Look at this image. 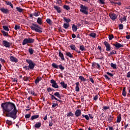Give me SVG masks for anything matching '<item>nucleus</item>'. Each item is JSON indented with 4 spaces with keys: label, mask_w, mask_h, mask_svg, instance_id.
I'll return each instance as SVG.
<instances>
[{
    "label": "nucleus",
    "mask_w": 130,
    "mask_h": 130,
    "mask_svg": "<svg viewBox=\"0 0 130 130\" xmlns=\"http://www.w3.org/2000/svg\"><path fill=\"white\" fill-rule=\"evenodd\" d=\"M104 44L106 48V51H110L111 50V46L110 44L106 41L104 42Z\"/></svg>",
    "instance_id": "39448f33"
},
{
    "label": "nucleus",
    "mask_w": 130,
    "mask_h": 130,
    "mask_svg": "<svg viewBox=\"0 0 130 130\" xmlns=\"http://www.w3.org/2000/svg\"><path fill=\"white\" fill-rule=\"evenodd\" d=\"M63 28L64 29H68L69 27H70V24L69 23H64L63 25Z\"/></svg>",
    "instance_id": "a878e982"
},
{
    "label": "nucleus",
    "mask_w": 130,
    "mask_h": 130,
    "mask_svg": "<svg viewBox=\"0 0 130 130\" xmlns=\"http://www.w3.org/2000/svg\"><path fill=\"white\" fill-rule=\"evenodd\" d=\"M47 91H48V92H52V91H53V89H52L50 87H49L47 88Z\"/></svg>",
    "instance_id": "13d9d810"
},
{
    "label": "nucleus",
    "mask_w": 130,
    "mask_h": 130,
    "mask_svg": "<svg viewBox=\"0 0 130 130\" xmlns=\"http://www.w3.org/2000/svg\"><path fill=\"white\" fill-rule=\"evenodd\" d=\"M52 119L49 122V126H51L52 125H53V123H52Z\"/></svg>",
    "instance_id": "e2e57ef3"
},
{
    "label": "nucleus",
    "mask_w": 130,
    "mask_h": 130,
    "mask_svg": "<svg viewBox=\"0 0 130 130\" xmlns=\"http://www.w3.org/2000/svg\"><path fill=\"white\" fill-rule=\"evenodd\" d=\"M30 28L33 31H36V32L38 33H42V30H41L42 28L38 24L33 23L32 25L30 26Z\"/></svg>",
    "instance_id": "f03ea898"
},
{
    "label": "nucleus",
    "mask_w": 130,
    "mask_h": 130,
    "mask_svg": "<svg viewBox=\"0 0 130 130\" xmlns=\"http://www.w3.org/2000/svg\"><path fill=\"white\" fill-rule=\"evenodd\" d=\"M20 28H21V26H18L17 25H16L14 27L15 30H18V29H20Z\"/></svg>",
    "instance_id": "864d4df0"
},
{
    "label": "nucleus",
    "mask_w": 130,
    "mask_h": 130,
    "mask_svg": "<svg viewBox=\"0 0 130 130\" xmlns=\"http://www.w3.org/2000/svg\"><path fill=\"white\" fill-rule=\"evenodd\" d=\"M113 46H115L116 48H120V47H123V45L120 44V43H116L115 44H113Z\"/></svg>",
    "instance_id": "9b49d317"
},
{
    "label": "nucleus",
    "mask_w": 130,
    "mask_h": 130,
    "mask_svg": "<svg viewBox=\"0 0 130 130\" xmlns=\"http://www.w3.org/2000/svg\"><path fill=\"white\" fill-rule=\"evenodd\" d=\"M89 80L92 84H94V80L91 77H89Z\"/></svg>",
    "instance_id": "0e129e2a"
},
{
    "label": "nucleus",
    "mask_w": 130,
    "mask_h": 130,
    "mask_svg": "<svg viewBox=\"0 0 130 130\" xmlns=\"http://www.w3.org/2000/svg\"><path fill=\"white\" fill-rule=\"evenodd\" d=\"M122 95L123 96H124V97H125V96H126V92L125 91V87H124L122 90Z\"/></svg>",
    "instance_id": "473e14b6"
},
{
    "label": "nucleus",
    "mask_w": 130,
    "mask_h": 130,
    "mask_svg": "<svg viewBox=\"0 0 130 130\" xmlns=\"http://www.w3.org/2000/svg\"><path fill=\"white\" fill-rule=\"evenodd\" d=\"M60 85L63 87V89H67L68 87V84L64 83V82H62L60 83Z\"/></svg>",
    "instance_id": "dca6fc26"
},
{
    "label": "nucleus",
    "mask_w": 130,
    "mask_h": 130,
    "mask_svg": "<svg viewBox=\"0 0 130 130\" xmlns=\"http://www.w3.org/2000/svg\"><path fill=\"white\" fill-rule=\"evenodd\" d=\"M119 28L120 30H122V29H123V25L122 24H119Z\"/></svg>",
    "instance_id": "3c124183"
},
{
    "label": "nucleus",
    "mask_w": 130,
    "mask_h": 130,
    "mask_svg": "<svg viewBox=\"0 0 130 130\" xmlns=\"http://www.w3.org/2000/svg\"><path fill=\"white\" fill-rule=\"evenodd\" d=\"M6 5H8V6H10V7H11L12 9H14L13 4H12V3H11V2H6Z\"/></svg>",
    "instance_id": "c85d7f7f"
},
{
    "label": "nucleus",
    "mask_w": 130,
    "mask_h": 130,
    "mask_svg": "<svg viewBox=\"0 0 130 130\" xmlns=\"http://www.w3.org/2000/svg\"><path fill=\"white\" fill-rule=\"evenodd\" d=\"M40 126H41V122H38L36 123L35 127H36V128H39Z\"/></svg>",
    "instance_id": "393cba45"
},
{
    "label": "nucleus",
    "mask_w": 130,
    "mask_h": 130,
    "mask_svg": "<svg viewBox=\"0 0 130 130\" xmlns=\"http://www.w3.org/2000/svg\"><path fill=\"white\" fill-rule=\"evenodd\" d=\"M120 21L121 22V23H122V22L124 21H126V16H124L122 19L120 18Z\"/></svg>",
    "instance_id": "e433bc0d"
},
{
    "label": "nucleus",
    "mask_w": 130,
    "mask_h": 130,
    "mask_svg": "<svg viewBox=\"0 0 130 130\" xmlns=\"http://www.w3.org/2000/svg\"><path fill=\"white\" fill-rule=\"evenodd\" d=\"M58 105V104H57L53 103L52 105V107L53 108H54V107H56V106H57Z\"/></svg>",
    "instance_id": "052dcab7"
},
{
    "label": "nucleus",
    "mask_w": 130,
    "mask_h": 130,
    "mask_svg": "<svg viewBox=\"0 0 130 130\" xmlns=\"http://www.w3.org/2000/svg\"><path fill=\"white\" fill-rule=\"evenodd\" d=\"M70 47L72 50H76V46L75 45L72 44L70 46Z\"/></svg>",
    "instance_id": "f704fd0d"
},
{
    "label": "nucleus",
    "mask_w": 130,
    "mask_h": 130,
    "mask_svg": "<svg viewBox=\"0 0 130 130\" xmlns=\"http://www.w3.org/2000/svg\"><path fill=\"white\" fill-rule=\"evenodd\" d=\"M3 44L4 46H5V47H7V48L10 47V46H11L10 45V43L5 40L3 41Z\"/></svg>",
    "instance_id": "9d476101"
},
{
    "label": "nucleus",
    "mask_w": 130,
    "mask_h": 130,
    "mask_svg": "<svg viewBox=\"0 0 130 130\" xmlns=\"http://www.w3.org/2000/svg\"><path fill=\"white\" fill-rule=\"evenodd\" d=\"M66 55H67V56H69V57H70V58H73V55H72L71 52H67Z\"/></svg>",
    "instance_id": "c9c22d12"
},
{
    "label": "nucleus",
    "mask_w": 130,
    "mask_h": 130,
    "mask_svg": "<svg viewBox=\"0 0 130 130\" xmlns=\"http://www.w3.org/2000/svg\"><path fill=\"white\" fill-rule=\"evenodd\" d=\"M89 36L90 37H92V38H96V36H97V34H95V32H92L89 35Z\"/></svg>",
    "instance_id": "5701e85b"
},
{
    "label": "nucleus",
    "mask_w": 130,
    "mask_h": 130,
    "mask_svg": "<svg viewBox=\"0 0 130 130\" xmlns=\"http://www.w3.org/2000/svg\"><path fill=\"white\" fill-rule=\"evenodd\" d=\"M2 33L3 34L4 36H9V34L5 30H1Z\"/></svg>",
    "instance_id": "72a5a7b5"
},
{
    "label": "nucleus",
    "mask_w": 130,
    "mask_h": 130,
    "mask_svg": "<svg viewBox=\"0 0 130 130\" xmlns=\"http://www.w3.org/2000/svg\"><path fill=\"white\" fill-rule=\"evenodd\" d=\"M63 20L66 23H70L71 22V19H67V17H64Z\"/></svg>",
    "instance_id": "58836bf2"
},
{
    "label": "nucleus",
    "mask_w": 130,
    "mask_h": 130,
    "mask_svg": "<svg viewBox=\"0 0 130 130\" xmlns=\"http://www.w3.org/2000/svg\"><path fill=\"white\" fill-rule=\"evenodd\" d=\"M30 94L34 96H36V93H35V92H34L33 90L30 91Z\"/></svg>",
    "instance_id": "bf43d9fd"
},
{
    "label": "nucleus",
    "mask_w": 130,
    "mask_h": 130,
    "mask_svg": "<svg viewBox=\"0 0 130 130\" xmlns=\"http://www.w3.org/2000/svg\"><path fill=\"white\" fill-rule=\"evenodd\" d=\"M30 117H31V114H27L25 116V118H30Z\"/></svg>",
    "instance_id": "5fc2aeb1"
},
{
    "label": "nucleus",
    "mask_w": 130,
    "mask_h": 130,
    "mask_svg": "<svg viewBox=\"0 0 130 130\" xmlns=\"http://www.w3.org/2000/svg\"><path fill=\"white\" fill-rule=\"evenodd\" d=\"M0 11L3 13V14H9L10 13V10L9 9L5 8L4 7L1 8L0 9Z\"/></svg>",
    "instance_id": "0eeeda50"
},
{
    "label": "nucleus",
    "mask_w": 130,
    "mask_h": 130,
    "mask_svg": "<svg viewBox=\"0 0 130 130\" xmlns=\"http://www.w3.org/2000/svg\"><path fill=\"white\" fill-rule=\"evenodd\" d=\"M3 28L4 30H5V31H10V29H9V27L8 26H3Z\"/></svg>",
    "instance_id": "c03bdc74"
},
{
    "label": "nucleus",
    "mask_w": 130,
    "mask_h": 130,
    "mask_svg": "<svg viewBox=\"0 0 130 130\" xmlns=\"http://www.w3.org/2000/svg\"><path fill=\"white\" fill-rule=\"evenodd\" d=\"M63 9H65V10H67V11H69V10L71 9V8H70V6L67 5H64L63 6Z\"/></svg>",
    "instance_id": "a19ab883"
},
{
    "label": "nucleus",
    "mask_w": 130,
    "mask_h": 130,
    "mask_svg": "<svg viewBox=\"0 0 130 130\" xmlns=\"http://www.w3.org/2000/svg\"><path fill=\"white\" fill-rule=\"evenodd\" d=\"M27 40H28V43H34V41H35V40L34 39L30 38H27Z\"/></svg>",
    "instance_id": "412c9836"
},
{
    "label": "nucleus",
    "mask_w": 130,
    "mask_h": 130,
    "mask_svg": "<svg viewBox=\"0 0 130 130\" xmlns=\"http://www.w3.org/2000/svg\"><path fill=\"white\" fill-rule=\"evenodd\" d=\"M97 99H98V95H95V96L93 98V100H94L96 101V100H97Z\"/></svg>",
    "instance_id": "338daca9"
},
{
    "label": "nucleus",
    "mask_w": 130,
    "mask_h": 130,
    "mask_svg": "<svg viewBox=\"0 0 130 130\" xmlns=\"http://www.w3.org/2000/svg\"><path fill=\"white\" fill-rule=\"evenodd\" d=\"M83 117H85V118L86 119V120H89L90 119V118L89 117V116L88 115H82Z\"/></svg>",
    "instance_id": "4c0bfd02"
},
{
    "label": "nucleus",
    "mask_w": 130,
    "mask_h": 130,
    "mask_svg": "<svg viewBox=\"0 0 130 130\" xmlns=\"http://www.w3.org/2000/svg\"><path fill=\"white\" fill-rule=\"evenodd\" d=\"M81 114H82V111L81 110H77L75 112V115L77 117H79V116H81Z\"/></svg>",
    "instance_id": "f8f14e48"
},
{
    "label": "nucleus",
    "mask_w": 130,
    "mask_h": 130,
    "mask_svg": "<svg viewBox=\"0 0 130 130\" xmlns=\"http://www.w3.org/2000/svg\"><path fill=\"white\" fill-rule=\"evenodd\" d=\"M113 39V35H111L109 36V40H112Z\"/></svg>",
    "instance_id": "4d7b16f0"
},
{
    "label": "nucleus",
    "mask_w": 130,
    "mask_h": 130,
    "mask_svg": "<svg viewBox=\"0 0 130 130\" xmlns=\"http://www.w3.org/2000/svg\"><path fill=\"white\" fill-rule=\"evenodd\" d=\"M27 43H29V41L28 39H24L22 42V45H26V44H27Z\"/></svg>",
    "instance_id": "f3484780"
},
{
    "label": "nucleus",
    "mask_w": 130,
    "mask_h": 130,
    "mask_svg": "<svg viewBox=\"0 0 130 130\" xmlns=\"http://www.w3.org/2000/svg\"><path fill=\"white\" fill-rule=\"evenodd\" d=\"M80 49L81 51H84L85 50V47L83 45L80 46Z\"/></svg>",
    "instance_id": "de8ad7c7"
},
{
    "label": "nucleus",
    "mask_w": 130,
    "mask_h": 130,
    "mask_svg": "<svg viewBox=\"0 0 130 130\" xmlns=\"http://www.w3.org/2000/svg\"><path fill=\"white\" fill-rule=\"evenodd\" d=\"M111 68H113V69H114V70H116V69H117V68L116 67V64H114L113 63H111Z\"/></svg>",
    "instance_id": "cd10ccee"
},
{
    "label": "nucleus",
    "mask_w": 130,
    "mask_h": 130,
    "mask_svg": "<svg viewBox=\"0 0 130 130\" xmlns=\"http://www.w3.org/2000/svg\"><path fill=\"white\" fill-rule=\"evenodd\" d=\"M110 17V18L113 20V21H114V20H115V19H116V18H117V16L116 15V14H114V13H111L109 14Z\"/></svg>",
    "instance_id": "6e6552de"
},
{
    "label": "nucleus",
    "mask_w": 130,
    "mask_h": 130,
    "mask_svg": "<svg viewBox=\"0 0 130 130\" xmlns=\"http://www.w3.org/2000/svg\"><path fill=\"white\" fill-rule=\"evenodd\" d=\"M54 9L57 11V13L60 14L61 13V8L57 6H54Z\"/></svg>",
    "instance_id": "1a4fd4ad"
},
{
    "label": "nucleus",
    "mask_w": 130,
    "mask_h": 130,
    "mask_svg": "<svg viewBox=\"0 0 130 130\" xmlns=\"http://www.w3.org/2000/svg\"><path fill=\"white\" fill-rule=\"evenodd\" d=\"M62 3V2L61 1V0H57V3L58 4V5H59V6H61Z\"/></svg>",
    "instance_id": "6e6d98bb"
},
{
    "label": "nucleus",
    "mask_w": 130,
    "mask_h": 130,
    "mask_svg": "<svg viewBox=\"0 0 130 130\" xmlns=\"http://www.w3.org/2000/svg\"><path fill=\"white\" fill-rule=\"evenodd\" d=\"M92 67H98V68H100V65H99L98 63H94L92 64Z\"/></svg>",
    "instance_id": "49530a36"
},
{
    "label": "nucleus",
    "mask_w": 130,
    "mask_h": 130,
    "mask_svg": "<svg viewBox=\"0 0 130 130\" xmlns=\"http://www.w3.org/2000/svg\"><path fill=\"white\" fill-rule=\"evenodd\" d=\"M76 87H75V90L76 92H79L80 91V87H79V85H80V83L76 82Z\"/></svg>",
    "instance_id": "4468645a"
},
{
    "label": "nucleus",
    "mask_w": 130,
    "mask_h": 130,
    "mask_svg": "<svg viewBox=\"0 0 130 130\" xmlns=\"http://www.w3.org/2000/svg\"><path fill=\"white\" fill-rule=\"evenodd\" d=\"M6 123H7V124H8L9 125H12V124H13V122H12V121L7 120Z\"/></svg>",
    "instance_id": "ea45409f"
},
{
    "label": "nucleus",
    "mask_w": 130,
    "mask_h": 130,
    "mask_svg": "<svg viewBox=\"0 0 130 130\" xmlns=\"http://www.w3.org/2000/svg\"><path fill=\"white\" fill-rule=\"evenodd\" d=\"M67 116H74V114H73V113H72V112H70L68 113Z\"/></svg>",
    "instance_id": "8fccbe9b"
},
{
    "label": "nucleus",
    "mask_w": 130,
    "mask_h": 130,
    "mask_svg": "<svg viewBox=\"0 0 130 130\" xmlns=\"http://www.w3.org/2000/svg\"><path fill=\"white\" fill-rule=\"evenodd\" d=\"M116 54V51L113 50L110 53V55H112V54Z\"/></svg>",
    "instance_id": "09e8293b"
},
{
    "label": "nucleus",
    "mask_w": 130,
    "mask_h": 130,
    "mask_svg": "<svg viewBox=\"0 0 130 130\" xmlns=\"http://www.w3.org/2000/svg\"><path fill=\"white\" fill-rule=\"evenodd\" d=\"M54 95V96H56V97L59 98V99H60L61 98V95H60V94L58 92H55Z\"/></svg>",
    "instance_id": "aec40b11"
},
{
    "label": "nucleus",
    "mask_w": 130,
    "mask_h": 130,
    "mask_svg": "<svg viewBox=\"0 0 130 130\" xmlns=\"http://www.w3.org/2000/svg\"><path fill=\"white\" fill-rule=\"evenodd\" d=\"M88 10H89V8L88 7L86 6H84L83 5H80V12L81 13H83V14H84V15H88L89 14V12H88Z\"/></svg>",
    "instance_id": "7ed1b4c3"
},
{
    "label": "nucleus",
    "mask_w": 130,
    "mask_h": 130,
    "mask_svg": "<svg viewBox=\"0 0 130 130\" xmlns=\"http://www.w3.org/2000/svg\"><path fill=\"white\" fill-rule=\"evenodd\" d=\"M59 56L62 60H64V56H63V54L60 51L59 52Z\"/></svg>",
    "instance_id": "a211bd4d"
},
{
    "label": "nucleus",
    "mask_w": 130,
    "mask_h": 130,
    "mask_svg": "<svg viewBox=\"0 0 130 130\" xmlns=\"http://www.w3.org/2000/svg\"><path fill=\"white\" fill-rule=\"evenodd\" d=\"M39 117V115H34L31 117V120H34V119H36V118H38Z\"/></svg>",
    "instance_id": "7c9ffc66"
},
{
    "label": "nucleus",
    "mask_w": 130,
    "mask_h": 130,
    "mask_svg": "<svg viewBox=\"0 0 130 130\" xmlns=\"http://www.w3.org/2000/svg\"><path fill=\"white\" fill-rule=\"evenodd\" d=\"M16 10L19 12V13H22L24 10L20 7H16Z\"/></svg>",
    "instance_id": "2f4dec72"
},
{
    "label": "nucleus",
    "mask_w": 130,
    "mask_h": 130,
    "mask_svg": "<svg viewBox=\"0 0 130 130\" xmlns=\"http://www.w3.org/2000/svg\"><path fill=\"white\" fill-rule=\"evenodd\" d=\"M72 30L73 32H77V30H78V27H77V26H76V25H72Z\"/></svg>",
    "instance_id": "6ab92c4d"
},
{
    "label": "nucleus",
    "mask_w": 130,
    "mask_h": 130,
    "mask_svg": "<svg viewBox=\"0 0 130 130\" xmlns=\"http://www.w3.org/2000/svg\"><path fill=\"white\" fill-rule=\"evenodd\" d=\"M46 22L49 25H52V20L51 19L48 18L46 19Z\"/></svg>",
    "instance_id": "4be33fe9"
},
{
    "label": "nucleus",
    "mask_w": 130,
    "mask_h": 130,
    "mask_svg": "<svg viewBox=\"0 0 130 130\" xmlns=\"http://www.w3.org/2000/svg\"><path fill=\"white\" fill-rule=\"evenodd\" d=\"M59 68L60 69V70H64V67H63V66H62V65L60 64L59 66Z\"/></svg>",
    "instance_id": "680f3d73"
},
{
    "label": "nucleus",
    "mask_w": 130,
    "mask_h": 130,
    "mask_svg": "<svg viewBox=\"0 0 130 130\" xmlns=\"http://www.w3.org/2000/svg\"><path fill=\"white\" fill-rule=\"evenodd\" d=\"M4 114L7 117H11L13 119L17 118V113L18 110L15 104L11 102H6L3 103L1 105Z\"/></svg>",
    "instance_id": "f257e3e1"
},
{
    "label": "nucleus",
    "mask_w": 130,
    "mask_h": 130,
    "mask_svg": "<svg viewBox=\"0 0 130 130\" xmlns=\"http://www.w3.org/2000/svg\"><path fill=\"white\" fill-rule=\"evenodd\" d=\"M52 67H53V68H54L55 69H58V66H57V64H56L55 63H53L52 64Z\"/></svg>",
    "instance_id": "79ce46f5"
},
{
    "label": "nucleus",
    "mask_w": 130,
    "mask_h": 130,
    "mask_svg": "<svg viewBox=\"0 0 130 130\" xmlns=\"http://www.w3.org/2000/svg\"><path fill=\"white\" fill-rule=\"evenodd\" d=\"M28 51H29L30 54H32L34 52V50H33V49H32V48H30L28 49Z\"/></svg>",
    "instance_id": "37998d69"
},
{
    "label": "nucleus",
    "mask_w": 130,
    "mask_h": 130,
    "mask_svg": "<svg viewBox=\"0 0 130 130\" xmlns=\"http://www.w3.org/2000/svg\"><path fill=\"white\" fill-rule=\"evenodd\" d=\"M50 83L52 84V87H53V88H55V89L58 88V85H57V83H56V82L54 80L52 79L50 81Z\"/></svg>",
    "instance_id": "423d86ee"
},
{
    "label": "nucleus",
    "mask_w": 130,
    "mask_h": 130,
    "mask_svg": "<svg viewBox=\"0 0 130 130\" xmlns=\"http://www.w3.org/2000/svg\"><path fill=\"white\" fill-rule=\"evenodd\" d=\"M26 62H27V63H28V68L29 69H30V70H33L35 66H36V64L34 63V61H32V60L26 59Z\"/></svg>",
    "instance_id": "20e7f679"
},
{
    "label": "nucleus",
    "mask_w": 130,
    "mask_h": 130,
    "mask_svg": "<svg viewBox=\"0 0 130 130\" xmlns=\"http://www.w3.org/2000/svg\"><path fill=\"white\" fill-rule=\"evenodd\" d=\"M126 77L127 78H130V72L127 73Z\"/></svg>",
    "instance_id": "774afa93"
},
{
    "label": "nucleus",
    "mask_w": 130,
    "mask_h": 130,
    "mask_svg": "<svg viewBox=\"0 0 130 130\" xmlns=\"http://www.w3.org/2000/svg\"><path fill=\"white\" fill-rule=\"evenodd\" d=\"M40 15V13L39 12H35L34 13V16L35 17H38Z\"/></svg>",
    "instance_id": "a18cd8bd"
},
{
    "label": "nucleus",
    "mask_w": 130,
    "mask_h": 130,
    "mask_svg": "<svg viewBox=\"0 0 130 130\" xmlns=\"http://www.w3.org/2000/svg\"><path fill=\"white\" fill-rule=\"evenodd\" d=\"M51 100H53V99H54L55 100H58L57 98H55V96H54V95L51 94Z\"/></svg>",
    "instance_id": "603ef678"
},
{
    "label": "nucleus",
    "mask_w": 130,
    "mask_h": 130,
    "mask_svg": "<svg viewBox=\"0 0 130 130\" xmlns=\"http://www.w3.org/2000/svg\"><path fill=\"white\" fill-rule=\"evenodd\" d=\"M10 60L12 62H18V59H17V58H16L13 56H11L10 57Z\"/></svg>",
    "instance_id": "ddd939ff"
},
{
    "label": "nucleus",
    "mask_w": 130,
    "mask_h": 130,
    "mask_svg": "<svg viewBox=\"0 0 130 130\" xmlns=\"http://www.w3.org/2000/svg\"><path fill=\"white\" fill-rule=\"evenodd\" d=\"M0 61L3 62V63H5V62H6V60H5V59H3V58H0Z\"/></svg>",
    "instance_id": "69168bd1"
},
{
    "label": "nucleus",
    "mask_w": 130,
    "mask_h": 130,
    "mask_svg": "<svg viewBox=\"0 0 130 130\" xmlns=\"http://www.w3.org/2000/svg\"><path fill=\"white\" fill-rule=\"evenodd\" d=\"M79 79H80V80H81V81H82L83 82H86L87 81L86 80V78H84V77L82 76H80Z\"/></svg>",
    "instance_id": "bb28decb"
},
{
    "label": "nucleus",
    "mask_w": 130,
    "mask_h": 130,
    "mask_svg": "<svg viewBox=\"0 0 130 130\" xmlns=\"http://www.w3.org/2000/svg\"><path fill=\"white\" fill-rule=\"evenodd\" d=\"M120 121H121V116L119 114L117 117V122H120Z\"/></svg>",
    "instance_id": "c756f323"
},
{
    "label": "nucleus",
    "mask_w": 130,
    "mask_h": 130,
    "mask_svg": "<svg viewBox=\"0 0 130 130\" xmlns=\"http://www.w3.org/2000/svg\"><path fill=\"white\" fill-rule=\"evenodd\" d=\"M37 23L39 24L40 25H41L42 24V19L41 18L39 17L37 19Z\"/></svg>",
    "instance_id": "b1692460"
},
{
    "label": "nucleus",
    "mask_w": 130,
    "mask_h": 130,
    "mask_svg": "<svg viewBox=\"0 0 130 130\" xmlns=\"http://www.w3.org/2000/svg\"><path fill=\"white\" fill-rule=\"evenodd\" d=\"M41 80H42V78L41 77H38L35 81L36 85H37V84H38V83H39V82H40Z\"/></svg>",
    "instance_id": "2eb2a0df"
}]
</instances>
